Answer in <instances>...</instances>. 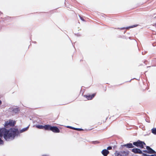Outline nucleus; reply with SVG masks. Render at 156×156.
<instances>
[{
    "mask_svg": "<svg viewBox=\"0 0 156 156\" xmlns=\"http://www.w3.org/2000/svg\"><path fill=\"white\" fill-rule=\"evenodd\" d=\"M29 125L27 127L19 130L18 129L13 128L8 130L5 128L0 129V137H3L5 139L8 141L13 140L16 136H20V134L27 131L29 127Z\"/></svg>",
    "mask_w": 156,
    "mask_h": 156,
    "instance_id": "f257e3e1",
    "label": "nucleus"
},
{
    "mask_svg": "<svg viewBox=\"0 0 156 156\" xmlns=\"http://www.w3.org/2000/svg\"><path fill=\"white\" fill-rule=\"evenodd\" d=\"M20 110L19 108L14 107H10L9 110V111L12 115H14L18 113L20 111Z\"/></svg>",
    "mask_w": 156,
    "mask_h": 156,
    "instance_id": "f03ea898",
    "label": "nucleus"
},
{
    "mask_svg": "<svg viewBox=\"0 0 156 156\" xmlns=\"http://www.w3.org/2000/svg\"><path fill=\"white\" fill-rule=\"evenodd\" d=\"M129 153V151H122L115 153V156H127Z\"/></svg>",
    "mask_w": 156,
    "mask_h": 156,
    "instance_id": "7ed1b4c3",
    "label": "nucleus"
},
{
    "mask_svg": "<svg viewBox=\"0 0 156 156\" xmlns=\"http://www.w3.org/2000/svg\"><path fill=\"white\" fill-rule=\"evenodd\" d=\"M15 122L12 120H9V121L5 122L4 126L6 128L9 126H13L15 125Z\"/></svg>",
    "mask_w": 156,
    "mask_h": 156,
    "instance_id": "20e7f679",
    "label": "nucleus"
},
{
    "mask_svg": "<svg viewBox=\"0 0 156 156\" xmlns=\"http://www.w3.org/2000/svg\"><path fill=\"white\" fill-rule=\"evenodd\" d=\"M132 152L136 154H142L143 156V153L142 151L140 149L138 148H134L131 150Z\"/></svg>",
    "mask_w": 156,
    "mask_h": 156,
    "instance_id": "39448f33",
    "label": "nucleus"
},
{
    "mask_svg": "<svg viewBox=\"0 0 156 156\" xmlns=\"http://www.w3.org/2000/svg\"><path fill=\"white\" fill-rule=\"evenodd\" d=\"M146 149L147 150L148 154H156V152L152 149L149 146H146Z\"/></svg>",
    "mask_w": 156,
    "mask_h": 156,
    "instance_id": "423d86ee",
    "label": "nucleus"
},
{
    "mask_svg": "<svg viewBox=\"0 0 156 156\" xmlns=\"http://www.w3.org/2000/svg\"><path fill=\"white\" fill-rule=\"evenodd\" d=\"M51 131L55 133H59L60 132L59 129L56 126H52Z\"/></svg>",
    "mask_w": 156,
    "mask_h": 156,
    "instance_id": "0eeeda50",
    "label": "nucleus"
},
{
    "mask_svg": "<svg viewBox=\"0 0 156 156\" xmlns=\"http://www.w3.org/2000/svg\"><path fill=\"white\" fill-rule=\"evenodd\" d=\"M121 146L122 147H126L128 148H133L134 147L133 144L130 143H127L126 144H124L123 145H122Z\"/></svg>",
    "mask_w": 156,
    "mask_h": 156,
    "instance_id": "6e6552de",
    "label": "nucleus"
},
{
    "mask_svg": "<svg viewBox=\"0 0 156 156\" xmlns=\"http://www.w3.org/2000/svg\"><path fill=\"white\" fill-rule=\"evenodd\" d=\"M109 153V151L106 149L103 150L101 151V153L104 156H107Z\"/></svg>",
    "mask_w": 156,
    "mask_h": 156,
    "instance_id": "1a4fd4ad",
    "label": "nucleus"
},
{
    "mask_svg": "<svg viewBox=\"0 0 156 156\" xmlns=\"http://www.w3.org/2000/svg\"><path fill=\"white\" fill-rule=\"evenodd\" d=\"M51 126L49 125H46L44 126V129L45 130H51Z\"/></svg>",
    "mask_w": 156,
    "mask_h": 156,
    "instance_id": "9d476101",
    "label": "nucleus"
},
{
    "mask_svg": "<svg viewBox=\"0 0 156 156\" xmlns=\"http://www.w3.org/2000/svg\"><path fill=\"white\" fill-rule=\"evenodd\" d=\"M95 94H92L91 95H84V96L88 100H91L93 98H94L95 96Z\"/></svg>",
    "mask_w": 156,
    "mask_h": 156,
    "instance_id": "9b49d317",
    "label": "nucleus"
},
{
    "mask_svg": "<svg viewBox=\"0 0 156 156\" xmlns=\"http://www.w3.org/2000/svg\"><path fill=\"white\" fill-rule=\"evenodd\" d=\"M67 128H70L71 129H72L75 130H78L79 131H80L82 130H83V129L81 128H76L72 126H67Z\"/></svg>",
    "mask_w": 156,
    "mask_h": 156,
    "instance_id": "f8f14e48",
    "label": "nucleus"
},
{
    "mask_svg": "<svg viewBox=\"0 0 156 156\" xmlns=\"http://www.w3.org/2000/svg\"><path fill=\"white\" fill-rule=\"evenodd\" d=\"M138 26V25H134L132 26H129L126 27H122L121 28V30H124L125 29H128L129 28H134Z\"/></svg>",
    "mask_w": 156,
    "mask_h": 156,
    "instance_id": "ddd939ff",
    "label": "nucleus"
},
{
    "mask_svg": "<svg viewBox=\"0 0 156 156\" xmlns=\"http://www.w3.org/2000/svg\"><path fill=\"white\" fill-rule=\"evenodd\" d=\"M139 144L138 145V147H140V149L143 148V144H144V142L140 140H139Z\"/></svg>",
    "mask_w": 156,
    "mask_h": 156,
    "instance_id": "4468645a",
    "label": "nucleus"
},
{
    "mask_svg": "<svg viewBox=\"0 0 156 156\" xmlns=\"http://www.w3.org/2000/svg\"><path fill=\"white\" fill-rule=\"evenodd\" d=\"M36 127L39 129H44V126L37 125H36Z\"/></svg>",
    "mask_w": 156,
    "mask_h": 156,
    "instance_id": "2eb2a0df",
    "label": "nucleus"
},
{
    "mask_svg": "<svg viewBox=\"0 0 156 156\" xmlns=\"http://www.w3.org/2000/svg\"><path fill=\"white\" fill-rule=\"evenodd\" d=\"M151 132L154 135H156V128H153L151 129Z\"/></svg>",
    "mask_w": 156,
    "mask_h": 156,
    "instance_id": "dca6fc26",
    "label": "nucleus"
},
{
    "mask_svg": "<svg viewBox=\"0 0 156 156\" xmlns=\"http://www.w3.org/2000/svg\"><path fill=\"white\" fill-rule=\"evenodd\" d=\"M139 141V140H138L136 142H133V145L135 146L136 147H138Z\"/></svg>",
    "mask_w": 156,
    "mask_h": 156,
    "instance_id": "f3484780",
    "label": "nucleus"
},
{
    "mask_svg": "<svg viewBox=\"0 0 156 156\" xmlns=\"http://www.w3.org/2000/svg\"><path fill=\"white\" fill-rule=\"evenodd\" d=\"M154 154L149 155H147L145 153H143V156H156V153Z\"/></svg>",
    "mask_w": 156,
    "mask_h": 156,
    "instance_id": "a211bd4d",
    "label": "nucleus"
},
{
    "mask_svg": "<svg viewBox=\"0 0 156 156\" xmlns=\"http://www.w3.org/2000/svg\"><path fill=\"white\" fill-rule=\"evenodd\" d=\"M92 143L94 144H96L99 143V142L97 141H93L92 142Z\"/></svg>",
    "mask_w": 156,
    "mask_h": 156,
    "instance_id": "6ab92c4d",
    "label": "nucleus"
},
{
    "mask_svg": "<svg viewBox=\"0 0 156 156\" xmlns=\"http://www.w3.org/2000/svg\"><path fill=\"white\" fill-rule=\"evenodd\" d=\"M3 144V141L0 138V144Z\"/></svg>",
    "mask_w": 156,
    "mask_h": 156,
    "instance_id": "aec40b11",
    "label": "nucleus"
},
{
    "mask_svg": "<svg viewBox=\"0 0 156 156\" xmlns=\"http://www.w3.org/2000/svg\"><path fill=\"white\" fill-rule=\"evenodd\" d=\"M112 149V147L111 146H109L108 147L107 149L106 150H107L108 151V150H110Z\"/></svg>",
    "mask_w": 156,
    "mask_h": 156,
    "instance_id": "412c9836",
    "label": "nucleus"
},
{
    "mask_svg": "<svg viewBox=\"0 0 156 156\" xmlns=\"http://www.w3.org/2000/svg\"><path fill=\"white\" fill-rule=\"evenodd\" d=\"M79 16L80 18V19L82 21H84V19L82 17H81L79 15Z\"/></svg>",
    "mask_w": 156,
    "mask_h": 156,
    "instance_id": "4be33fe9",
    "label": "nucleus"
},
{
    "mask_svg": "<svg viewBox=\"0 0 156 156\" xmlns=\"http://www.w3.org/2000/svg\"><path fill=\"white\" fill-rule=\"evenodd\" d=\"M142 151H143L144 152H145V153H148V151H147V150H144Z\"/></svg>",
    "mask_w": 156,
    "mask_h": 156,
    "instance_id": "5701e85b",
    "label": "nucleus"
},
{
    "mask_svg": "<svg viewBox=\"0 0 156 156\" xmlns=\"http://www.w3.org/2000/svg\"><path fill=\"white\" fill-rule=\"evenodd\" d=\"M154 46H155L156 45V42H155L153 44H152Z\"/></svg>",
    "mask_w": 156,
    "mask_h": 156,
    "instance_id": "b1692460",
    "label": "nucleus"
},
{
    "mask_svg": "<svg viewBox=\"0 0 156 156\" xmlns=\"http://www.w3.org/2000/svg\"><path fill=\"white\" fill-rule=\"evenodd\" d=\"M143 148H144V146L146 147V144L144 142V144H143Z\"/></svg>",
    "mask_w": 156,
    "mask_h": 156,
    "instance_id": "393cba45",
    "label": "nucleus"
},
{
    "mask_svg": "<svg viewBox=\"0 0 156 156\" xmlns=\"http://www.w3.org/2000/svg\"><path fill=\"white\" fill-rule=\"evenodd\" d=\"M42 156H49L48 155L45 154V155H43Z\"/></svg>",
    "mask_w": 156,
    "mask_h": 156,
    "instance_id": "a878e982",
    "label": "nucleus"
},
{
    "mask_svg": "<svg viewBox=\"0 0 156 156\" xmlns=\"http://www.w3.org/2000/svg\"><path fill=\"white\" fill-rule=\"evenodd\" d=\"M1 104H2V101L1 100H0V105H1Z\"/></svg>",
    "mask_w": 156,
    "mask_h": 156,
    "instance_id": "bb28decb",
    "label": "nucleus"
},
{
    "mask_svg": "<svg viewBox=\"0 0 156 156\" xmlns=\"http://www.w3.org/2000/svg\"><path fill=\"white\" fill-rule=\"evenodd\" d=\"M142 54L143 55H144V52H142Z\"/></svg>",
    "mask_w": 156,
    "mask_h": 156,
    "instance_id": "cd10ccee",
    "label": "nucleus"
},
{
    "mask_svg": "<svg viewBox=\"0 0 156 156\" xmlns=\"http://www.w3.org/2000/svg\"><path fill=\"white\" fill-rule=\"evenodd\" d=\"M30 120H32V119L30 118Z\"/></svg>",
    "mask_w": 156,
    "mask_h": 156,
    "instance_id": "c85d7f7f",
    "label": "nucleus"
}]
</instances>
